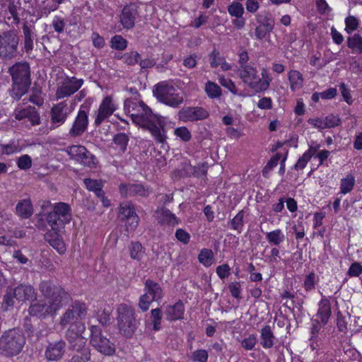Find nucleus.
Returning <instances> with one entry per match:
<instances>
[{"label":"nucleus","mask_w":362,"mask_h":362,"mask_svg":"<svg viewBox=\"0 0 362 362\" xmlns=\"http://www.w3.org/2000/svg\"><path fill=\"white\" fill-rule=\"evenodd\" d=\"M39 291L45 300L37 301L29 308L32 315L46 317L54 316L71 300V296L60 285L52 281H42Z\"/></svg>","instance_id":"1"},{"label":"nucleus","mask_w":362,"mask_h":362,"mask_svg":"<svg viewBox=\"0 0 362 362\" xmlns=\"http://www.w3.org/2000/svg\"><path fill=\"white\" fill-rule=\"evenodd\" d=\"M124 109L134 123L149 130L156 141L165 144L166 135L160 117L152 113L151 110L142 101H124Z\"/></svg>","instance_id":"2"},{"label":"nucleus","mask_w":362,"mask_h":362,"mask_svg":"<svg viewBox=\"0 0 362 362\" xmlns=\"http://www.w3.org/2000/svg\"><path fill=\"white\" fill-rule=\"evenodd\" d=\"M25 344V338L18 329H11L4 332L0 337V352L6 356L19 354Z\"/></svg>","instance_id":"3"},{"label":"nucleus","mask_w":362,"mask_h":362,"mask_svg":"<svg viewBox=\"0 0 362 362\" xmlns=\"http://www.w3.org/2000/svg\"><path fill=\"white\" fill-rule=\"evenodd\" d=\"M12 76L14 98L20 99L30 85V67L28 63H16L9 69Z\"/></svg>","instance_id":"4"},{"label":"nucleus","mask_w":362,"mask_h":362,"mask_svg":"<svg viewBox=\"0 0 362 362\" xmlns=\"http://www.w3.org/2000/svg\"><path fill=\"white\" fill-rule=\"evenodd\" d=\"M117 312L119 332L126 337H131L139 325L135 318L134 308L129 305L122 303L118 305Z\"/></svg>","instance_id":"5"},{"label":"nucleus","mask_w":362,"mask_h":362,"mask_svg":"<svg viewBox=\"0 0 362 362\" xmlns=\"http://www.w3.org/2000/svg\"><path fill=\"white\" fill-rule=\"evenodd\" d=\"M71 218L70 206L64 202H59L54 205L52 211L47 214L46 220L53 230L59 232L66 224L70 222Z\"/></svg>","instance_id":"6"},{"label":"nucleus","mask_w":362,"mask_h":362,"mask_svg":"<svg viewBox=\"0 0 362 362\" xmlns=\"http://www.w3.org/2000/svg\"><path fill=\"white\" fill-rule=\"evenodd\" d=\"M153 94L159 102L171 107H178L184 102V97L177 88L168 83L157 84Z\"/></svg>","instance_id":"7"},{"label":"nucleus","mask_w":362,"mask_h":362,"mask_svg":"<svg viewBox=\"0 0 362 362\" xmlns=\"http://www.w3.org/2000/svg\"><path fill=\"white\" fill-rule=\"evenodd\" d=\"M86 332V325L83 322H76L71 324L65 332V339H66L69 347L73 351L79 352L82 350H88L86 349V338L83 336Z\"/></svg>","instance_id":"8"},{"label":"nucleus","mask_w":362,"mask_h":362,"mask_svg":"<svg viewBox=\"0 0 362 362\" xmlns=\"http://www.w3.org/2000/svg\"><path fill=\"white\" fill-rule=\"evenodd\" d=\"M19 37L16 31L8 30L0 33V59L11 60L16 57Z\"/></svg>","instance_id":"9"},{"label":"nucleus","mask_w":362,"mask_h":362,"mask_svg":"<svg viewBox=\"0 0 362 362\" xmlns=\"http://www.w3.org/2000/svg\"><path fill=\"white\" fill-rule=\"evenodd\" d=\"M163 297L161 286L157 282L147 279L144 284V293L140 296L138 306L142 312L147 311L152 302H158Z\"/></svg>","instance_id":"10"},{"label":"nucleus","mask_w":362,"mask_h":362,"mask_svg":"<svg viewBox=\"0 0 362 362\" xmlns=\"http://www.w3.org/2000/svg\"><path fill=\"white\" fill-rule=\"evenodd\" d=\"M88 313L86 303L76 300L62 313L59 317V325L64 327L76 322H81Z\"/></svg>","instance_id":"11"},{"label":"nucleus","mask_w":362,"mask_h":362,"mask_svg":"<svg viewBox=\"0 0 362 362\" xmlns=\"http://www.w3.org/2000/svg\"><path fill=\"white\" fill-rule=\"evenodd\" d=\"M90 342L99 352L106 356L113 355L115 352V344L105 337L101 328L97 325H91Z\"/></svg>","instance_id":"12"},{"label":"nucleus","mask_w":362,"mask_h":362,"mask_svg":"<svg viewBox=\"0 0 362 362\" xmlns=\"http://www.w3.org/2000/svg\"><path fill=\"white\" fill-rule=\"evenodd\" d=\"M66 152L71 159L75 160L84 166L93 168L96 165L97 159L95 156L83 146L74 145L69 146Z\"/></svg>","instance_id":"13"},{"label":"nucleus","mask_w":362,"mask_h":362,"mask_svg":"<svg viewBox=\"0 0 362 362\" xmlns=\"http://www.w3.org/2000/svg\"><path fill=\"white\" fill-rule=\"evenodd\" d=\"M119 192L123 197H148L151 192L149 187L141 183H122L119 186Z\"/></svg>","instance_id":"14"},{"label":"nucleus","mask_w":362,"mask_h":362,"mask_svg":"<svg viewBox=\"0 0 362 362\" xmlns=\"http://www.w3.org/2000/svg\"><path fill=\"white\" fill-rule=\"evenodd\" d=\"M209 116V112L199 106L183 107L177 114L178 119L184 122L203 120L208 118Z\"/></svg>","instance_id":"15"},{"label":"nucleus","mask_w":362,"mask_h":362,"mask_svg":"<svg viewBox=\"0 0 362 362\" xmlns=\"http://www.w3.org/2000/svg\"><path fill=\"white\" fill-rule=\"evenodd\" d=\"M83 84V79H78L76 77H66L62 81V85L57 88L56 98L57 99H62L69 97L76 93Z\"/></svg>","instance_id":"16"},{"label":"nucleus","mask_w":362,"mask_h":362,"mask_svg":"<svg viewBox=\"0 0 362 362\" xmlns=\"http://www.w3.org/2000/svg\"><path fill=\"white\" fill-rule=\"evenodd\" d=\"M138 16V11L135 4H131L124 6L120 15V23L126 29L132 28L134 26Z\"/></svg>","instance_id":"17"},{"label":"nucleus","mask_w":362,"mask_h":362,"mask_svg":"<svg viewBox=\"0 0 362 362\" xmlns=\"http://www.w3.org/2000/svg\"><path fill=\"white\" fill-rule=\"evenodd\" d=\"M88 124V115L85 110H80L75 121L69 130V134L76 137L82 135L87 129Z\"/></svg>","instance_id":"18"},{"label":"nucleus","mask_w":362,"mask_h":362,"mask_svg":"<svg viewBox=\"0 0 362 362\" xmlns=\"http://www.w3.org/2000/svg\"><path fill=\"white\" fill-rule=\"evenodd\" d=\"M69 115L67 105L64 102L55 105L51 110V120L55 128L64 123Z\"/></svg>","instance_id":"19"},{"label":"nucleus","mask_w":362,"mask_h":362,"mask_svg":"<svg viewBox=\"0 0 362 362\" xmlns=\"http://www.w3.org/2000/svg\"><path fill=\"white\" fill-rule=\"evenodd\" d=\"M115 110V107L112 103V98L110 96L105 97L102 101L98 115L95 119V124L98 126L103 121L110 117Z\"/></svg>","instance_id":"20"},{"label":"nucleus","mask_w":362,"mask_h":362,"mask_svg":"<svg viewBox=\"0 0 362 362\" xmlns=\"http://www.w3.org/2000/svg\"><path fill=\"white\" fill-rule=\"evenodd\" d=\"M13 116L18 120L28 118L32 125L40 123V116L34 107H18L14 110Z\"/></svg>","instance_id":"21"},{"label":"nucleus","mask_w":362,"mask_h":362,"mask_svg":"<svg viewBox=\"0 0 362 362\" xmlns=\"http://www.w3.org/2000/svg\"><path fill=\"white\" fill-rule=\"evenodd\" d=\"M66 343L62 339L49 343L45 351V356L49 361H57L65 353Z\"/></svg>","instance_id":"22"},{"label":"nucleus","mask_w":362,"mask_h":362,"mask_svg":"<svg viewBox=\"0 0 362 362\" xmlns=\"http://www.w3.org/2000/svg\"><path fill=\"white\" fill-rule=\"evenodd\" d=\"M14 298L18 300L24 302L33 298H35V289L33 286L26 284H21L13 289Z\"/></svg>","instance_id":"23"},{"label":"nucleus","mask_w":362,"mask_h":362,"mask_svg":"<svg viewBox=\"0 0 362 362\" xmlns=\"http://www.w3.org/2000/svg\"><path fill=\"white\" fill-rule=\"evenodd\" d=\"M156 216L158 221L161 224L175 226L180 223L175 215L164 207L158 209L156 211Z\"/></svg>","instance_id":"24"},{"label":"nucleus","mask_w":362,"mask_h":362,"mask_svg":"<svg viewBox=\"0 0 362 362\" xmlns=\"http://www.w3.org/2000/svg\"><path fill=\"white\" fill-rule=\"evenodd\" d=\"M318 306L315 319H318L322 325H325L327 324L332 314L330 302L327 298H323L319 302Z\"/></svg>","instance_id":"25"},{"label":"nucleus","mask_w":362,"mask_h":362,"mask_svg":"<svg viewBox=\"0 0 362 362\" xmlns=\"http://www.w3.org/2000/svg\"><path fill=\"white\" fill-rule=\"evenodd\" d=\"M240 77L251 88V84L258 81L257 71L251 66H240Z\"/></svg>","instance_id":"26"},{"label":"nucleus","mask_w":362,"mask_h":362,"mask_svg":"<svg viewBox=\"0 0 362 362\" xmlns=\"http://www.w3.org/2000/svg\"><path fill=\"white\" fill-rule=\"evenodd\" d=\"M119 216L122 221H126L127 219H133L132 223L134 227L136 223L138 216L135 212L134 205L130 202L122 203L119 206Z\"/></svg>","instance_id":"27"},{"label":"nucleus","mask_w":362,"mask_h":362,"mask_svg":"<svg viewBox=\"0 0 362 362\" xmlns=\"http://www.w3.org/2000/svg\"><path fill=\"white\" fill-rule=\"evenodd\" d=\"M184 305L180 301L177 302L173 305H169L165 310L167 319L169 320L181 319L184 315Z\"/></svg>","instance_id":"28"},{"label":"nucleus","mask_w":362,"mask_h":362,"mask_svg":"<svg viewBox=\"0 0 362 362\" xmlns=\"http://www.w3.org/2000/svg\"><path fill=\"white\" fill-rule=\"evenodd\" d=\"M272 78L269 77L265 68L262 69V78L258 77V81L251 84V88L256 93L266 90L269 88Z\"/></svg>","instance_id":"29"},{"label":"nucleus","mask_w":362,"mask_h":362,"mask_svg":"<svg viewBox=\"0 0 362 362\" xmlns=\"http://www.w3.org/2000/svg\"><path fill=\"white\" fill-rule=\"evenodd\" d=\"M275 337L269 325L264 326L261 329L260 344L264 349H269L274 346Z\"/></svg>","instance_id":"30"},{"label":"nucleus","mask_w":362,"mask_h":362,"mask_svg":"<svg viewBox=\"0 0 362 362\" xmlns=\"http://www.w3.org/2000/svg\"><path fill=\"white\" fill-rule=\"evenodd\" d=\"M16 213L22 218L30 217L33 212V205L30 200L23 199L18 203L16 207Z\"/></svg>","instance_id":"31"},{"label":"nucleus","mask_w":362,"mask_h":362,"mask_svg":"<svg viewBox=\"0 0 362 362\" xmlns=\"http://www.w3.org/2000/svg\"><path fill=\"white\" fill-rule=\"evenodd\" d=\"M347 45L352 49L353 53H362V37L358 33L349 37L347 39Z\"/></svg>","instance_id":"32"},{"label":"nucleus","mask_w":362,"mask_h":362,"mask_svg":"<svg viewBox=\"0 0 362 362\" xmlns=\"http://www.w3.org/2000/svg\"><path fill=\"white\" fill-rule=\"evenodd\" d=\"M83 183L87 189L94 192L97 197H103V191L101 182L90 178H86L83 180Z\"/></svg>","instance_id":"33"},{"label":"nucleus","mask_w":362,"mask_h":362,"mask_svg":"<svg viewBox=\"0 0 362 362\" xmlns=\"http://www.w3.org/2000/svg\"><path fill=\"white\" fill-rule=\"evenodd\" d=\"M266 238L270 244L279 245L284 241L285 236L280 229H276L265 233Z\"/></svg>","instance_id":"34"},{"label":"nucleus","mask_w":362,"mask_h":362,"mask_svg":"<svg viewBox=\"0 0 362 362\" xmlns=\"http://www.w3.org/2000/svg\"><path fill=\"white\" fill-rule=\"evenodd\" d=\"M129 250L131 258L136 260H141L145 253L144 247L139 242L132 243Z\"/></svg>","instance_id":"35"},{"label":"nucleus","mask_w":362,"mask_h":362,"mask_svg":"<svg viewBox=\"0 0 362 362\" xmlns=\"http://www.w3.org/2000/svg\"><path fill=\"white\" fill-rule=\"evenodd\" d=\"M244 215L243 210L240 211L230 221L231 229L236 230L238 233H241L244 226Z\"/></svg>","instance_id":"36"},{"label":"nucleus","mask_w":362,"mask_h":362,"mask_svg":"<svg viewBox=\"0 0 362 362\" xmlns=\"http://www.w3.org/2000/svg\"><path fill=\"white\" fill-rule=\"evenodd\" d=\"M288 80L290 81L291 88L293 90L300 88L303 82L302 74L296 70H293L289 72Z\"/></svg>","instance_id":"37"},{"label":"nucleus","mask_w":362,"mask_h":362,"mask_svg":"<svg viewBox=\"0 0 362 362\" xmlns=\"http://www.w3.org/2000/svg\"><path fill=\"white\" fill-rule=\"evenodd\" d=\"M124 64L128 66H134L140 60V54L136 51L126 52L119 57Z\"/></svg>","instance_id":"38"},{"label":"nucleus","mask_w":362,"mask_h":362,"mask_svg":"<svg viewBox=\"0 0 362 362\" xmlns=\"http://www.w3.org/2000/svg\"><path fill=\"white\" fill-rule=\"evenodd\" d=\"M315 149L310 148L308 151L305 152L303 154V156L300 158H299L297 163H296L294 166L295 169L296 170L303 169L305 167L308 162L310 160L312 156L315 154Z\"/></svg>","instance_id":"39"},{"label":"nucleus","mask_w":362,"mask_h":362,"mask_svg":"<svg viewBox=\"0 0 362 362\" xmlns=\"http://www.w3.org/2000/svg\"><path fill=\"white\" fill-rule=\"evenodd\" d=\"M213 257L214 254L209 249L202 250L198 256L199 262L206 267H209L212 264Z\"/></svg>","instance_id":"40"},{"label":"nucleus","mask_w":362,"mask_h":362,"mask_svg":"<svg viewBox=\"0 0 362 362\" xmlns=\"http://www.w3.org/2000/svg\"><path fill=\"white\" fill-rule=\"evenodd\" d=\"M355 180L351 175H347L341 181L340 189L341 193L345 194L351 192L354 186Z\"/></svg>","instance_id":"41"},{"label":"nucleus","mask_w":362,"mask_h":362,"mask_svg":"<svg viewBox=\"0 0 362 362\" xmlns=\"http://www.w3.org/2000/svg\"><path fill=\"white\" fill-rule=\"evenodd\" d=\"M205 91L208 96L211 98H218L221 95L220 87L215 83L211 81L206 83Z\"/></svg>","instance_id":"42"},{"label":"nucleus","mask_w":362,"mask_h":362,"mask_svg":"<svg viewBox=\"0 0 362 362\" xmlns=\"http://www.w3.org/2000/svg\"><path fill=\"white\" fill-rule=\"evenodd\" d=\"M151 318L153 323V329L158 331L160 329V322L162 319V313L160 308H155L151 311Z\"/></svg>","instance_id":"43"},{"label":"nucleus","mask_w":362,"mask_h":362,"mask_svg":"<svg viewBox=\"0 0 362 362\" xmlns=\"http://www.w3.org/2000/svg\"><path fill=\"white\" fill-rule=\"evenodd\" d=\"M113 141L119 146L120 150L124 153L127 148L129 138L126 134L119 133L115 136Z\"/></svg>","instance_id":"44"},{"label":"nucleus","mask_w":362,"mask_h":362,"mask_svg":"<svg viewBox=\"0 0 362 362\" xmlns=\"http://www.w3.org/2000/svg\"><path fill=\"white\" fill-rule=\"evenodd\" d=\"M47 1L48 0H45L42 2L44 6L40 10V17L42 16H48L51 12L57 10L59 6L61 4L54 1L52 3L46 4Z\"/></svg>","instance_id":"45"},{"label":"nucleus","mask_w":362,"mask_h":362,"mask_svg":"<svg viewBox=\"0 0 362 362\" xmlns=\"http://www.w3.org/2000/svg\"><path fill=\"white\" fill-rule=\"evenodd\" d=\"M228 13L236 18L241 17L244 13V8L243 5L239 2H233L228 7Z\"/></svg>","instance_id":"46"},{"label":"nucleus","mask_w":362,"mask_h":362,"mask_svg":"<svg viewBox=\"0 0 362 362\" xmlns=\"http://www.w3.org/2000/svg\"><path fill=\"white\" fill-rule=\"evenodd\" d=\"M90 359L89 350H82L77 352L68 362H88Z\"/></svg>","instance_id":"47"},{"label":"nucleus","mask_w":362,"mask_h":362,"mask_svg":"<svg viewBox=\"0 0 362 362\" xmlns=\"http://www.w3.org/2000/svg\"><path fill=\"white\" fill-rule=\"evenodd\" d=\"M112 47L117 50H123L127 47V42L121 35H115L111 40Z\"/></svg>","instance_id":"48"},{"label":"nucleus","mask_w":362,"mask_h":362,"mask_svg":"<svg viewBox=\"0 0 362 362\" xmlns=\"http://www.w3.org/2000/svg\"><path fill=\"white\" fill-rule=\"evenodd\" d=\"M209 61L211 67L216 68L222 64L224 58L221 55L220 52L216 49L213 50L209 54Z\"/></svg>","instance_id":"49"},{"label":"nucleus","mask_w":362,"mask_h":362,"mask_svg":"<svg viewBox=\"0 0 362 362\" xmlns=\"http://www.w3.org/2000/svg\"><path fill=\"white\" fill-rule=\"evenodd\" d=\"M175 134L180 137L183 141H189L192 138V134L189 129L185 127L176 128L174 131Z\"/></svg>","instance_id":"50"},{"label":"nucleus","mask_w":362,"mask_h":362,"mask_svg":"<svg viewBox=\"0 0 362 362\" xmlns=\"http://www.w3.org/2000/svg\"><path fill=\"white\" fill-rule=\"evenodd\" d=\"M18 167L21 170L29 169L32 165V160L28 155L21 156L17 161Z\"/></svg>","instance_id":"51"},{"label":"nucleus","mask_w":362,"mask_h":362,"mask_svg":"<svg viewBox=\"0 0 362 362\" xmlns=\"http://www.w3.org/2000/svg\"><path fill=\"white\" fill-rule=\"evenodd\" d=\"M65 22L63 18L59 16H54L52 21V26L55 32L62 33L64 30Z\"/></svg>","instance_id":"52"},{"label":"nucleus","mask_w":362,"mask_h":362,"mask_svg":"<svg viewBox=\"0 0 362 362\" xmlns=\"http://www.w3.org/2000/svg\"><path fill=\"white\" fill-rule=\"evenodd\" d=\"M325 129L332 128L339 125L340 119L333 115H330L324 119Z\"/></svg>","instance_id":"53"},{"label":"nucleus","mask_w":362,"mask_h":362,"mask_svg":"<svg viewBox=\"0 0 362 362\" xmlns=\"http://www.w3.org/2000/svg\"><path fill=\"white\" fill-rule=\"evenodd\" d=\"M192 358L194 361L207 362L208 353L206 350H197L194 352H193Z\"/></svg>","instance_id":"54"},{"label":"nucleus","mask_w":362,"mask_h":362,"mask_svg":"<svg viewBox=\"0 0 362 362\" xmlns=\"http://www.w3.org/2000/svg\"><path fill=\"white\" fill-rule=\"evenodd\" d=\"M257 343V338L255 335H250L242 341V346L246 350H252Z\"/></svg>","instance_id":"55"},{"label":"nucleus","mask_w":362,"mask_h":362,"mask_svg":"<svg viewBox=\"0 0 362 362\" xmlns=\"http://www.w3.org/2000/svg\"><path fill=\"white\" fill-rule=\"evenodd\" d=\"M346 23V30L348 33H351L355 30L358 25L357 19L354 16H349L345 20Z\"/></svg>","instance_id":"56"},{"label":"nucleus","mask_w":362,"mask_h":362,"mask_svg":"<svg viewBox=\"0 0 362 362\" xmlns=\"http://www.w3.org/2000/svg\"><path fill=\"white\" fill-rule=\"evenodd\" d=\"M219 83L222 86L228 88L233 94L237 93L235 86L230 79L225 77H221L219 78Z\"/></svg>","instance_id":"57"},{"label":"nucleus","mask_w":362,"mask_h":362,"mask_svg":"<svg viewBox=\"0 0 362 362\" xmlns=\"http://www.w3.org/2000/svg\"><path fill=\"white\" fill-rule=\"evenodd\" d=\"M8 11L13 18V23L16 25L20 23V18L18 12V7L14 3H11L8 4Z\"/></svg>","instance_id":"58"},{"label":"nucleus","mask_w":362,"mask_h":362,"mask_svg":"<svg viewBox=\"0 0 362 362\" xmlns=\"http://www.w3.org/2000/svg\"><path fill=\"white\" fill-rule=\"evenodd\" d=\"M13 289L9 288V291H8L6 293V295L4 297V302H3V308L5 310H7L9 307H11L13 305Z\"/></svg>","instance_id":"59"},{"label":"nucleus","mask_w":362,"mask_h":362,"mask_svg":"<svg viewBox=\"0 0 362 362\" xmlns=\"http://www.w3.org/2000/svg\"><path fill=\"white\" fill-rule=\"evenodd\" d=\"M175 237L176 238L183 243L184 244H187L188 243V242L189 241V238H190V235L189 234L186 232L185 230L183 229H177L175 232Z\"/></svg>","instance_id":"60"},{"label":"nucleus","mask_w":362,"mask_h":362,"mask_svg":"<svg viewBox=\"0 0 362 362\" xmlns=\"http://www.w3.org/2000/svg\"><path fill=\"white\" fill-rule=\"evenodd\" d=\"M23 37H35V25L33 24H28V22H25L22 27Z\"/></svg>","instance_id":"61"},{"label":"nucleus","mask_w":362,"mask_h":362,"mask_svg":"<svg viewBox=\"0 0 362 362\" xmlns=\"http://www.w3.org/2000/svg\"><path fill=\"white\" fill-rule=\"evenodd\" d=\"M362 272V266L357 262L353 263L349 269L348 274L350 276H358Z\"/></svg>","instance_id":"62"},{"label":"nucleus","mask_w":362,"mask_h":362,"mask_svg":"<svg viewBox=\"0 0 362 362\" xmlns=\"http://www.w3.org/2000/svg\"><path fill=\"white\" fill-rule=\"evenodd\" d=\"M230 267L227 264H223L217 267L216 273L218 276L223 279L229 275Z\"/></svg>","instance_id":"63"},{"label":"nucleus","mask_w":362,"mask_h":362,"mask_svg":"<svg viewBox=\"0 0 362 362\" xmlns=\"http://www.w3.org/2000/svg\"><path fill=\"white\" fill-rule=\"evenodd\" d=\"M257 107L262 110H270L272 107V101L270 98H263L257 103Z\"/></svg>","instance_id":"64"}]
</instances>
